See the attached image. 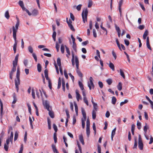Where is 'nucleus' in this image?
<instances>
[{
    "label": "nucleus",
    "mask_w": 153,
    "mask_h": 153,
    "mask_svg": "<svg viewBox=\"0 0 153 153\" xmlns=\"http://www.w3.org/2000/svg\"><path fill=\"white\" fill-rule=\"evenodd\" d=\"M20 74V69L19 67L18 66L17 68V72L16 74V79L15 80L16 88V91L17 92H18L19 90V85L20 84V81L19 79Z\"/></svg>",
    "instance_id": "obj_1"
},
{
    "label": "nucleus",
    "mask_w": 153,
    "mask_h": 153,
    "mask_svg": "<svg viewBox=\"0 0 153 153\" xmlns=\"http://www.w3.org/2000/svg\"><path fill=\"white\" fill-rule=\"evenodd\" d=\"M88 13V10L86 8L82 10V16L83 22L84 23L87 21V16Z\"/></svg>",
    "instance_id": "obj_2"
},
{
    "label": "nucleus",
    "mask_w": 153,
    "mask_h": 153,
    "mask_svg": "<svg viewBox=\"0 0 153 153\" xmlns=\"http://www.w3.org/2000/svg\"><path fill=\"white\" fill-rule=\"evenodd\" d=\"M75 60L76 65L77 69V70H76L77 73L80 77L82 78L83 76L82 74L81 71L78 70L79 69V61L78 57L77 56H75Z\"/></svg>",
    "instance_id": "obj_3"
},
{
    "label": "nucleus",
    "mask_w": 153,
    "mask_h": 153,
    "mask_svg": "<svg viewBox=\"0 0 153 153\" xmlns=\"http://www.w3.org/2000/svg\"><path fill=\"white\" fill-rule=\"evenodd\" d=\"M19 26V22L18 20L16 24L15 27L13 26L12 27L13 31V38L16 37V33L18 29Z\"/></svg>",
    "instance_id": "obj_4"
},
{
    "label": "nucleus",
    "mask_w": 153,
    "mask_h": 153,
    "mask_svg": "<svg viewBox=\"0 0 153 153\" xmlns=\"http://www.w3.org/2000/svg\"><path fill=\"white\" fill-rule=\"evenodd\" d=\"M93 79L92 77H90L89 78V81L88 82V85L89 88L90 90H91L92 88L94 89V84Z\"/></svg>",
    "instance_id": "obj_5"
},
{
    "label": "nucleus",
    "mask_w": 153,
    "mask_h": 153,
    "mask_svg": "<svg viewBox=\"0 0 153 153\" xmlns=\"http://www.w3.org/2000/svg\"><path fill=\"white\" fill-rule=\"evenodd\" d=\"M143 143L140 135H139L138 137V147L140 150L143 149Z\"/></svg>",
    "instance_id": "obj_6"
},
{
    "label": "nucleus",
    "mask_w": 153,
    "mask_h": 153,
    "mask_svg": "<svg viewBox=\"0 0 153 153\" xmlns=\"http://www.w3.org/2000/svg\"><path fill=\"white\" fill-rule=\"evenodd\" d=\"M81 111L83 117V118L82 119V121L85 122L86 119V114L83 108H81Z\"/></svg>",
    "instance_id": "obj_7"
},
{
    "label": "nucleus",
    "mask_w": 153,
    "mask_h": 153,
    "mask_svg": "<svg viewBox=\"0 0 153 153\" xmlns=\"http://www.w3.org/2000/svg\"><path fill=\"white\" fill-rule=\"evenodd\" d=\"M43 104L47 110L49 111L50 109V106L47 100L43 101Z\"/></svg>",
    "instance_id": "obj_8"
},
{
    "label": "nucleus",
    "mask_w": 153,
    "mask_h": 153,
    "mask_svg": "<svg viewBox=\"0 0 153 153\" xmlns=\"http://www.w3.org/2000/svg\"><path fill=\"white\" fill-rule=\"evenodd\" d=\"M66 21H67V23L68 25V26L70 28V29L73 31H75V30L73 26L71 24L72 22V21H71V20L70 19L69 20V21H68V18H67Z\"/></svg>",
    "instance_id": "obj_9"
},
{
    "label": "nucleus",
    "mask_w": 153,
    "mask_h": 153,
    "mask_svg": "<svg viewBox=\"0 0 153 153\" xmlns=\"http://www.w3.org/2000/svg\"><path fill=\"white\" fill-rule=\"evenodd\" d=\"M10 141V139L8 138L6 140V143L4 144V148L5 150L7 151H8V145Z\"/></svg>",
    "instance_id": "obj_10"
},
{
    "label": "nucleus",
    "mask_w": 153,
    "mask_h": 153,
    "mask_svg": "<svg viewBox=\"0 0 153 153\" xmlns=\"http://www.w3.org/2000/svg\"><path fill=\"white\" fill-rule=\"evenodd\" d=\"M19 55L18 54L16 55V56L14 60L13 61V66L16 67L17 66V62L18 61V59L19 57Z\"/></svg>",
    "instance_id": "obj_11"
},
{
    "label": "nucleus",
    "mask_w": 153,
    "mask_h": 153,
    "mask_svg": "<svg viewBox=\"0 0 153 153\" xmlns=\"http://www.w3.org/2000/svg\"><path fill=\"white\" fill-rule=\"evenodd\" d=\"M14 41H15V43L13 45V50L14 51V53H15L16 52V46L17 45V42L16 40V37H14L13 38Z\"/></svg>",
    "instance_id": "obj_12"
},
{
    "label": "nucleus",
    "mask_w": 153,
    "mask_h": 153,
    "mask_svg": "<svg viewBox=\"0 0 153 153\" xmlns=\"http://www.w3.org/2000/svg\"><path fill=\"white\" fill-rule=\"evenodd\" d=\"M71 53L72 55V58L71 59V62L73 66H74L75 65V62H74V52L73 51H71Z\"/></svg>",
    "instance_id": "obj_13"
},
{
    "label": "nucleus",
    "mask_w": 153,
    "mask_h": 153,
    "mask_svg": "<svg viewBox=\"0 0 153 153\" xmlns=\"http://www.w3.org/2000/svg\"><path fill=\"white\" fill-rule=\"evenodd\" d=\"M115 26L116 30L117 32L118 36L120 37V28L116 24H115Z\"/></svg>",
    "instance_id": "obj_14"
},
{
    "label": "nucleus",
    "mask_w": 153,
    "mask_h": 153,
    "mask_svg": "<svg viewBox=\"0 0 153 153\" xmlns=\"http://www.w3.org/2000/svg\"><path fill=\"white\" fill-rule=\"evenodd\" d=\"M76 98L78 101H79V99H82V97L78 92L77 90H76Z\"/></svg>",
    "instance_id": "obj_15"
},
{
    "label": "nucleus",
    "mask_w": 153,
    "mask_h": 153,
    "mask_svg": "<svg viewBox=\"0 0 153 153\" xmlns=\"http://www.w3.org/2000/svg\"><path fill=\"white\" fill-rule=\"evenodd\" d=\"M0 106H1V108H0V114L1 117L3 115V105L2 102L1 101V100L0 99Z\"/></svg>",
    "instance_id": "obj_16"
},
{
    "label": "nucleus",
    "mask_w": 153,
    "mask_h": 153,
    "mask_svg": "<svg viewBox=\"0 0 153 153\" xmlns=\"http://www.w3.org/2000/svg\"><path fill=\"white\" fill-rule=\"evenodd\" d=\"M31 14L32 15L34 16H37L38 14V10L37 9H34L32 12Z\"/></svg>",
    "instance_id": "obj_17"
},
{
    "label": "nucleus",
    "mask_w": 153,
    "mask_h": 153,
    "mask_svg": "<svg viewBox=\"0 0 153 153\" xmlns=\"http://www.w3.org/2000/svg\"><path fill=\"white\" fill-rule=\"evenodd\" d=\"M117 87L119 91H121L122 88V83L119 82L117 86Z\"/></svg>",
    "instance_id": "obj_18"
},
{
    "label": "nucleus",
    "mask_w": 153,
    "mask_h": 153,
    "mask_svg": "<svg viewBox=\"0 0 153 153\" xmlns=\"http://www.w3.org/2000/svg\"><path fill=\"white\" fill-rule=\"evenodd\" d=\"M13 101L12 102V103L13 104H15L17 101V98L16 97V96L15 93L13 94Z\"/></svg>",
    "instance_id": "obj_19"
},
{
    "label": "nucleus",
    "mask_w": 153,
    "mask_h": 153,
    "mask_svg": "<svg viewBox=\"0 0 153 153\" xmlns=\"http://www.w3.org/2000/svg\"><path fill=\"white\" fill-rule=\"evenodd\" d=\"M148 31L147 30H146L143 35V39H146L147 36L148 35Z\"/></svg>",
    "instance_id": "obj_20"
},
{
    "label": "nucleus",
    "mask_w": 153,
    "mask_h": 153,
    "mask_svg": "<svg viewBox=\"0 0 153 153\" xmlns=\"http://www.w3.org/2000/svg\"><path fill=\"white\" fill-rule=\"evenodd\" d=\"M49 115L51 118H53L54 117V113L53 111H51V110L49 109Z\"/></svg>",
    "instance_id": "obj_21"
},
{
    "label": "nucleus",
    "mask_w": 153,
    "mask_h": 153,
    "mask_svg": "<svg viewBox=\"0 0 153 153\" xmlns=\"http://www.w3.org/2000/svg\"><path fill=\"white\" fill-rule=\"evenodd\" d=\"M73 45L72 46V47L73 48V49L74 50V51L76 52H77V50H76V44L75 43V42H73Z\"/></svg>",
    "instance_id": "obj_22"
},
{
    "label": "nucleus",
    "mask_w": 153,
    "mask_h": 153,
    "mask_svg": "<svg viewBox=\"0 0 153 153\" xmlns=\"http://www.w3.org/2000/svg\"><path fill=\"white\" fill-rule=\"evenodd\" d=\"M74 105L75 108V110L76 114L77 116L78 115V107L76 103L75 102L74 103Z\"/></svg>",
    "instance_id": "obj_23"
},
{
    "label": "nucleus",
    "mask_w": 153,
    "mask_h": 153,
    "mask_svg": "<svg viewBox=\"0 0 153 153\" xmlns=\"http://www.w3.org/2000/svg\"><path fill=\"white\" fill-rule=\"evenodd\" d=\"M109 67L112 70V71H114V66L112 63L110 62L109 65Z\"/></svg>",
    "instance_id": "obj_24"
},
{
    "label": "nucleus",
    "mask_w": 153,
    "mask_h": 153,
    "mask_svg": "<svg viewBox=\"0 0 153 153\" xmlns=\"http://www.w3.org/2000/svg\"><path fill=\"white\" fill-rule=\"evenodd\" d=\"M51 146L53 152L54 153H56L58 151L56 149L55 146L54 144H52V145Z\"/></svg>",
    "instance_id": "obj_25"
},
{
    "label": "nucleus",
    "mask_w": 153,
    "mask_h": 153,
    "mask_svg": "<svg viewBox=\"0 0 153 153\" xmlns=\"http://www.w3.org/2000/svg\"><path fill=\"white\" fill-rule=\"evenodd\" d=\"M96 111L93 110L92 111V116L93 120H95L96 117Z\"/></svg>",
    "instance_id": "obj_26"
},
{
    "label": "nucleus",
    "mask_w": 153,
    "mask_h": 153,
    "mask_svg": "<svg viewBox=\"0 0 153 153\" xmlns=\"http://www.w3.org/2000/svg\"><path fill=\"white\" fill-rule=\"evenodd\" d=\"M79 140L82 145H84V142L83 137L82 135H81L79 137Z\"/></svg>",
    "instance_id": "obj_27"
},
{
    "label": "nucleus",
    "mask_w": 153,
    "mask_h": 153,
    "mask_svg": "<svg viewBox=\"0 0 153 153\" xmlns=\"http://www.w3.org/2000/svg\"><path fill=\"white\" fill-rule=\"evenodd\" d=\"M13 133L12 131H11L10 136L8 138L10 139V142L12 143L13 140Z\"/></svg>",
    "instance_id": "obj_28"
},
{
    "label": "nucleus",
    "mask_w": 153,
    "mask_h": 153,
    "mask_svg": "<svg viewBox=\"0 0 153 153\" xmlns=\"http://www.w3.org/2000/svg\"><path fill=\"white\" fill-rule=\"evenodd\" d=\"M117 101L116 98L114 97H113L111 99V102L113 105H115Z\"/></svg>",
    "instance_id": "obj_29"
},
{
    "label": "nucleus",
    "mask_w": 153,
    "mask_h": 153,
    "mask_svg": "<svg viewBox=\"0 0 153 153\" xmlns=\"http://www.w3.org/2000/svg\"><path fill=\"white\" fill-rule=\"evenodd\" d=\"M48 128L49 129H51V121L50 119L49 118H48Z\"/></svg>",
    "instance_id": "obj_30"
},
{
    "label": "nucleus",
    "mask_w": 153,
    "mask_h": 153,
    "mask_svg": "<svg viewBox=\"0 0 153 153\" xmlns=\"http://www.w3.org/2000/svg\"><path fill=\"white\" fill-rule=\"evenodd\" d=\"M19 135V132L17 131L15 132L14 134V141H16Z\"/></svg>",
    "instance_id": "obj_31"
},
{
    "label": "nucleus",
    "mask_w": 153,
    "mask_h": 153,
    "mask_svg": "<svg viewBox=\"0 0 153 153\" xmlns=\"http://www.w3.org/2000/svg\"><path fill=\"white\" fill-rule=\"evenodd\" d=\"M62 90L64 91H65V83L64 80L63 79L62 80Z\"/></svg>",
    "instance_id": "obj_32"
},
{
    "label": "nucleus",
    "mask_w": 153,
    "mask_h": 153,
    "mask_svg": "<svg viewBox=\"0 0 153 153\" xmlns=\"http://www.w3.org/2000/svg\"><path fill=\"white\" fill-rule=\"evenodd\" d=\"M78 83H79V85L81 90H84V88L83 87V85L82 83V82H81L80 81H79V82H78Z\"/></svg>",
    "instance_id": "obj_33"
},
{
    "label": "nucleus",
    "mask_w": 153,
    "mask_h": 153,
    "mask_svg": "<svg viewBox=\"0 0 153 153\" xmlns=\"http://www.w3.org/2000/svg\"><path fill=\"white\" fill-rule=\"evenodd\" d=\"M61 85V78L60 77H59V78L58 80V87L57 88L58 89H59Z\"/></svg>",
    "instance_id": "obj_34"
},
{
    "label": "nucleus",
    "mask_w": 153,
    "mask_h": 153,
    "mask_svg": "<svg viewBox=\"0 0 153 153\" xmlns=\"http://www.w3.org/2000/svg\"><path fill=\"white\" fill-rule=\"evenodd\" d=\"M5 16L7 19H8L10 17L9 12L8 10H7L5 13Z\"/></svg>",
    "instance_id": "obj_35"
},
{
    "label": "nucleus",
    "mask_w": 153,
    "mask_h": 153,
    "mask_svg": "<svg viewBox=\"0 0 153 153\" xmlns=\"http://www.w3.org/2000/svg\"><path fill=\"white\" fill-rule=\"evenodd\" d=\"M56 31H54L52 35V37L54 42H55L56 40Z\"/></svg>",
    "instance_id": "obj_36"
},
{
    "label": "nucleus",
    "mask_w": 153,
    "mask_h": 153,
    "mask_svg": "<svg viewBox=\"0 0 153 153\" xmlns=\"http://www.w3.org/2000/svg\"><path fill=\"white\" fill-rule=\"evenodd\" d=\"M57 63L59 67L61 66L60 59L59 58H58L57 60Z\"/></svg>",
    "instance_id": "obj_37"
},
{
    "label": "nucleus",
    "mask_w": 153,
    "mask_h": 153,
    "mask_svg": "<svg viewBox=\"0 0 153 153\" xmlns=\"http://www.w3.org/2000/svg\"><path fill=\"white\" fill-rule=\"evenodd\" d=\"M106 82L108 84L110 85L111 84L112 82V81L111 79H108L106 80Z\"/></svg>",
    "instance_id": "obj_38"
},
{
    "label": "nucleus",
    "mask_w": 153,
    "mask_h": 153,
    "mask_svg": "<svg viewBox=\"0 0 153 153\" xmlns=\"http://www.w3.org/2000/svg\"><path fill=\"white\" fill-rule=\"evenodd\" d=\"M28 50L29 51L30 53H33V49L31 46H29L28 47Z\"/></svg>",
    "instance_id": "obj_39"
},
{
    "label": "nucleus",
    "mask_w": 153,
    "mask_h": 153,
    "mask_svg": "<svg viewBox=\"0 0 153 153\" xmlns=\"http://www.w3.org/2000/svg\"><path fill=\"white\" fill-rule=\"evenodd\" d=\"M38 71L39 72H40L41 71V66L40 64L38 63L37 65Z\"/></svg>",
    "instance_id": "obj_40"
},
{
    "label": "nucleus",
    "mask_w": 153,
    "mask_h": 153,
    "mask_svg": "<svg viewBox=\"0 0 153 153\" xmlns=\"http://www.w3.org/2000/svg\"><path fill=\"white\" fill-rule=\"evenodd\" d=\"M120 74L121 75V76L123 77V79H125V77L124 75V73L122 71V70L121 69H120Z\"/></svg>",
    "instance_id": "obj_41"
},
{
    "label": "nucleus",
    "mask_w": 153,
    "mask_h": 153,
    "mask_svg": "<svg viewBox=\"0 0 153 153\" xmlns=\"http://www.w3.org/2000/svg\"><path fill=\"white\" fill-rule=\"evenodd\" d=\"M83 101L87 105H88V102L86 97H83Z\"/></svg>",
    "instance_id": "obj_42"
},
{
    "label": "nucleus",
    "mask_w": 153,
    "mask_h": 153,
    "mask_svg": "<svg viewBox=\"0 0 153 153\" xmlns=\"http://www.w3.org/2000/svg\"><path fill=\"white\" fill-rule=\"evenodd\" d=\"M23 63L25 67H27L28 64V61L27 59H24L23 61Z\"/></svg>",
    "instance_id": "obj_43"
},
{
    "label": "nucleus",
    "mask_w": 153,
    "mask_h": 153,
    "mask_svg": "<svg viewBox=\"0 0 153 153\" xmlns=\"http://www.w3.org/2000/svg\"><path fill=\"white\" fill-rule=\"evenodd\" d=\"M86 134L87 136L89 137L90 134V128H86Z\"/></svg>",
    "instance_id": "obj_44"
},
{
    "label": "nucleus",
    "mask_w": 153,
    "mask_h": 153,
    "mask_svg": "<svg viewBox=\"0 0 153 153\" xmlns=\"http://www.w3.org/2000/svg\"><path fill=\"white\" fill-rule=\"evenodd\" d=\"M93 4L92 1L91 0H89L88 7H91L92 6Z\"/></svg>",
    "instance_id": "obj_45"
},
{
    "label": "nucleus",
    "mask_w": 153,
    "mask_h": 153,
    "mask_svg": "<svg viewBox=\"0 0 153 153\" xmlns=\"http://www.w3.org/2000/svg\"><path fill=\"white\" fill-rule=\"evenodd\" d=\"M137 146V139L136 138L134 140V146L133 147V148L134 149H136Z\"/></svg>",
    "instance_id": "obj_46"
},
{
    "label": "nucleus",
    "mask_w": 153,
    "mask_h": 153,
    "mask_svg": "<svg viewBox=\"0 0 153 153\" xmlns=\"http://www.w3.org/2000/svg\"><path fill=\"white\" fill-rule=\"evenodd\" d=\"M64 47L63 44H62L61 45V52L62 53H64Z\"/></svg>",
    "instance_id": "obj_47"
},
{
    "label": "nucleus",
    "mask_w": 153,
    "mask_h": 153,
    "mask_svg": "<svg viewBox=\"0 0 153 153\" xmlns=\"http://www.w3.org/2000/svg\"><path fill=\"white\" fill-rule=\"evenodd\" d=\"M32 96L33 98L35 99V93L34 90L33 89L32 90Z\"/></svg>",
    "instance_id": "obj_48"
},
{
    "label": "nucleus",
    "mask_w": 153,
    "mask_h": 153,
    "mask_svg": "<svg viewBox=\"0 0 153 153\" xmlns=\"http://www.w3.org/2000/svg\"><path fill=\"white\" fill-rule=\"evenodd\" d=\"M32 56L33 57L35 62H37V57L36 54L34 53H32Z\"/></svg>",
    "instance_id": "obj_49"
},
{
    "label": "nucleus",
    "mask_w": 153,
    "mask_h": 153,
    "mask_svg": "<svg viewBox=\"0 0 153 153\" xmlns=\"http://www.w3.org/2000/svg\"><path fill=\"white\" fill-rule=\"evenodd\" d=\"M128 101L127 100H125L124 102H122L120 103V105L122 106L123 105L127 103Z\"/></svg>",
    "instance_id": "obj_50"
},
{
    "label": "nucleus",
    "mask_w": 153,
    "mask_h": 153,
    "mask_svg": "<svg viewBox=\"0 0 153 153\" xmlns=\"http://www.w3.org/2000/svg\"><path fill=\"white\" fill-rule=\"evenodd\" d=\"M90 123L89 119H88L86 121V128H90Z\"/></svg>",
    "instance_id": "obj_51"
},
{
    "label": "nucleus",
    "mask_w": 153,
    "mask_h": 153,
    "mask_svg": "<svg viewBox=\"0 0 153 153\" xmlns=\"http://www.w3.org/2000/svg\"><path fill=\"white\" fill-rule=\"evenodd\" d=\"M148 127L147 126V125L146 124V125L144 126L143 128V130L146 133L147 132V129L148 128Z\"/></svg>",
    "instance_id": "obj_52"
},
{
    "label": "nucleus",
    "mask_w": 153,
    "mask_h": 153,
    "mask_svg": "<svg viewBox=\"0 0 153 153\" xmlns=\"http://www.w3.org/2000/svg\"><path fill=\"white\" fill-rule=\"evenodd\" d=\"M56 49L57 51L58 52L59 50V45L57 42H56Z\"/></svg>",
    "instance_id": "obj_53"
},
{
    "label": "nucleus",
    "mask_w": 153,
    "mask_h": 153,
    "mask_svg": "<svg viewBox=\"0 0 153 153\" xmlns=\"http://www.w3.org/2000/svg\"><path fill=\"white\" fill-rule=\"evenodd\" d=\"M66 51L67 53H68V55H70V52L69 51V49L66 46H65Z\"/></svg>",
    "instance_id": "obj_54"
},
{
    "label": "nucleus",
    "mask_w": 153,
    "mask_h": 153,
    "mask_svg": "<svg viewBox=\"0 0 153 153\" xmlns=\"http://www.w3.org/2000/svg\"><path fill=\"white\" fill-rule=\"evenodd\" d=\"M137 128L140 129L141 128V123L139 122L138 121L137 122Z\"/></svg>",
    "instance_id": "obj_55"
},
{
    "label": "nucleus",
    "mask_w": 153,
    "mask_h": 153,
    "mask_svg": "<svg viewBox=\"0 0 153 153\" xmlns=\"http://www.w3.org/2000/svg\"><path fill=\"white\" fill-rule=\"evenodd\" d=\"M53 139L54 140V142L56 143L57 141V138L56 137V133H54L53 135Z\"/></svg>",
    "instance_id": "obj_56"
},
{
    "label": "nucleus",
    "mask_w": 153,
    "mask_h": 153,
    "mask_svg": "<svg viewBox=\"0 0 153 153\" xmlns=\"http://www.w3.org/2000/svg\"><path fill=\"white\" fill-rule=\"evenodd\" d=\"M27 105L28 107L29 112L30 114H31V109L30 105L28 103L27 104Z\"/></svg>",
    "instance_id": "obj_57"
},
{
    "label": "nucleus",
    "mask_w": 153,
    "mask_h": 153,
    "mask_svg": "<svg viewBox=\"0 0 153 153\" xmlns=\"http://www.w3.org/2000/svg\"><path fill=\"white\" fill-rule=\"evenodd\" d=\"M116 130V128H115L111 132V136H114L115 134V132Z\"/></svg>",
    "instance_id": "obj_58"
},
{
    "label": "nucleus",
    "mask_w": 153,
    "mask_h": 153,
    "mask_svg": "<svg viewBox=\"0 0 153 153\" xmlns=\"http://www.w3.org/2000/svg\"><path fill=\"white\" fill-rule=\"evenodd\" d=\"M19 4L21 7H22L24 6V3L23 1L21 0H20L19 1Z\"/></svg>",
    "instance_id": "obj_59"
},
{
    "label": "nucleus",
    "mask_w": 153,
    "mask_h": 153,
    "mask_svg": "<svg viewBox=\"0 0 153 153\" xmlns=\"http://www.w3.org/2000/svg\"><path fill=\"white\" fill-rule=\"evenodd\" d=\"M53 129L55 131V132H56L57 131V128L55 124H53Z\"/></svg>",
    "instance_id": "obj_60"
},
{
    "label": "nucleus",
    "mask_w": 153,
    "mask_h": 153,
    "mask_svg": "<svg viewBox=\"0 0 153 153\" xmlns=\"http://www.w3.org/2000/svg\"><path fill=\"white\" fill-rule=\"evenodd\" d=\"M13 128L11 126H9L8 129L7 130L8 133L9 134L10 132L11 131H12Z\"/></svg>",
    "instance_id": "obj_61"
},
{
    "label": "nucleus",
    "mask_w": 153,
    "mask_h": 153,
    "mask_svg": "<svg viewBox=\"0 0 153 153\" xmlns=\"http://www.w3.org/2000/svg\"><path fill=\"white\" fill-rule=\"evenodd\" d=\"M98 85L100 88H102L103 87V84L102 82L99 81L98 82Z\"/></svg>",
    "instance_id": "obj_62"
},
{
    "label": "nucleus",
    "mask_w": 153,
    "mask_h": 153,
    "mask_svg": "<svg viewBox=\"0 0 153 153\" xmlns=\"http://www.w3.org/2000/svg\"><path fill=\"white\" fill-rule=\"evenodd\" d=\"M82 6V5L81 4H79V5H78L76 7L77 10L78 11L80 10L81 9V7Z\"/></svg>",
    "instance_id": "obj_63"
},
{
    "label": "nucleus",
    "mask_w": 153,
    "mask_h": 153,
    "mask_svg": "<svg viewBox=\"0 0 153 153\" xmlns=\"http://www.w3.org/2000/svg\"><path fill=\"white\" fill-rule=\"evenodd\" d=\"M97 149H98V153H101V148L100 146L98 145L97 146Z\"/></svg>",
    "instance_id": "obj_64"
}]
</instances>
